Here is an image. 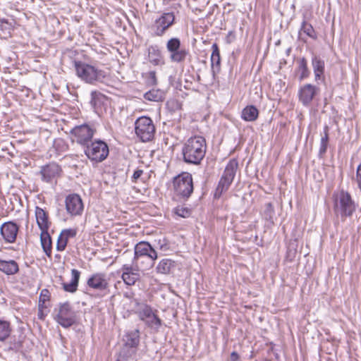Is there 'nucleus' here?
<instances>
[{
	"label": "nucleus",
	"instance_id": "nucleus-8",
	"mask_svg": "<svg viewBox=\"0 0 361 361\" xmlns=\"http://www.w3.org/2000/svg\"><path fill=\"white\" fill-rule=\"evenodd\" d=\"M135 130L141 141L148 142L154 137L155 127L150 118L141 116L135 122Z\"/></svg>",
	"mask_w": 361,
	"mask_h": 361
},
{
	"label": "nucleus",
	"instance_id": "nucleus-37",
	"mask_svg": "<svg viewBox=\"0 0 361 361\" xmlns=\"http://www.w3.org/2000/svg\"><path fill=\"white\" fill-rule=\"evenodd\" d=\"M68 240L62 235H59L56 243V249L58 251H63L67 245Z\"/></svg>",
	"mask_w": 361,
	"mask_h": 361
},
{
	"label": "nucleus",
	"instance_id": "nucleus-26",
	"mask_svg": "<svg viewBox=\"0 0 361 361\" xmlns=\"http://www.w3.org/2000/svg\"><path fill=\"white\" fill-rule=\"evenodd\" d=\"M40 239L44 252L48 257H50L51 254V239L48 233V230L41 231Z\"/></svg>",
	"mask_w": 361,
	"mask_h": 361
},
{
	"label": "nucleus",
	"instance_id": "nucleus-3",
	"mask_svg": "<svg viewBox=\"0 0 361 361\" xmlns=\"http://www.w3.org/2000/svg\"><path fill=\"white\" fill-rule=\"evenodd\" d=\"M333 199L334 213L337 216H340L342 221L351 216L356 210V204L347 191L341 190L335 192Z\"/></svg>",
	"mask_w": 361,
	"mask_h": 361
},
{
	"label": "nucleus",
	"instance_id": "nucleus-16",
	"mask_svg": "<svg viewBox=\"0 0 361 361\" xmlns=\"http://www.w3.org/2000/svg\"><path fill=\"white\" fill-rule=\"evenodd\" d=\"M18 229L16 224L8 221L1 225L0 233L6 243H13L16 240Z\"/></svg>",
	"mask_w": 361,
	"mask_h": 361
},
{
	"label": "nucleus",
	"instance_id": "nucleus-43",
	"mask_svg": "<svg viewBox=\"0 0 361 361\" xmlns=\"http://www.w3.org/2000/svg\"><path fill=\"white\" fill-rule=\"evenodd\" d=\"M356 182L358 188L361 190V163L358 165L356 171Z\"/></svg>",
	"mask_w": 361,
	"mask_h": 361
},
{
	"label": "nucleus",
	"instance_id": "nucleus-23",
	"mask_svg": "<svg viewBox=\"0 0 361 361\" xmlns=\"http://www.w3.org/2000/svg\"><path fill=\"white\" fill-rule=\"evenodd\" d=\"M148 59L154 66L164 64L161 51L157 47L151 46L149 47Z\"/></svg>",
	"mask_w": 361,
	"mask_h": 361
},
{
	"label": "nucleus",
	"instance_id": "nucleus-33",
	"mask_svg": "<svg viewBox=\"0 0 361 361\" xmlns=\"http://www.w3.org/2000/svg\"><path fill=\"white\" fill-rule=\"evenodd\" d=\"M180 41L177 37L170 39L166 43V49L170 53L177 51V49L180 48Z\"/></svg>",
	"mask_w": 361,
	"mask_h": 361
},
{
	"label": "nucleus",
	"instance_id": "nucleus-27",
	"mask_svg": "<svg viewBox=\"0 0 361 361\" xmlns=\"http://www.w3.org/2000/svg\"><path fill=\"white\" fill-rule=\"evenodd\" d=\"M124 341L127 346L130 348L136 347L140 342L139 331L135 330L127 333L125 336Z\"/></svg>",
	"mask_w": 361,
	"mask_h": 361
},
{
	"label": "nucleus",
	"instance_id": "nucleus-28",
	"mask_svg": "<svg viewBox=\"0 0 361 361\" xmlns=\"http://www.w3.org/2000/svg\"><path fill=\"white\" fill-rule=\"evenodd\" d=\"M145 99L152 102H160L164 98V93L159 90L152 89L144 95Z\"/></svg>",
	"mask_w": 361,
	"mask_h": 361
},
{
	"label": "nucleus",
	"instance_id": "nucleus-9",
	"mask_svg": "<svg viewBox=\"0 0 361 361\" xmlns=\"http://www.w3.org/2000/svg\"><path fill=\"white\" fill-rule=\"evenodd\" d=\"M85 154L90 160L101 162L107 157L109 147L104 142L97 140L86 145Z\"/></svg>",
	"mask_w": 361,
	"mask_h": 361
},
{
	"label": "nucleus",
	"instance_id": "nucleus-35",
	"mask_svg": "<svg viewBox=\"0 0 361 361\" xmlns=\"http://www.w3.org/2000/svg\"><path fill=\"white\" fill-rule=\"evenodd\" d=\"M121 277L126 284L132 286L134 285L135 283L138 280L139 274L138 272H136L128 274H122Z\"/></svg>",
	"mask_w": 361,
	"mask_h": 361
},
{
	"label": "nucleus",
	"instance_id": "nucleus-13",
	"mask_svg": "<svg viewBox=\"0 0 361 361\" xmlns=\"http://www.w3.org/2000/svg\"><path fill=\"white\" fill-rule=\"evenodd\" d=\"M66 209L71 216L80 215L83 211V204L80 197L76 194H71L66 197Z\"/></svg>",
	"mask_w": 361,
	"mask_h": 361
},
{
	"label": "nucleus",
	"instance_id": "nucleus-30",
	"mask_svg": "<svg viewBox=\"0 0 361 361\" xmlns=\"http://www.w3.org/2000/svg\"><path fill=\"white\" fill-rule=\"evenodd\" d=\"M298 70L300 71L299 80L300 81L307 78L310 75V71L307 68V61L305 58H302L299 61Z\"/></svg>",
	"mask_w": 361,
	"mask_h": 361
},
{
	"label": "nucleus",
	"instance_id": "nucleus-18",
	"mask_svg": "<svg viewBox=\"0 0 361 361\" xmlns=\"http://www.w3.org/2000/svg\"><path fill=\"white\" fill-rule=\"evenodd\" d=\"M35 218L40 231L48 230L50 226L47 212L39 207H35Z\"/></svg>",
	"mask_w": 361,
	"mask_h": 361
},
{
	"label": "nucleus",
	"instance_id": "nucleus-12",
	"mask_svg": "<svg viewBox=\"0 0 361 361\" xmlns=\"http://www.w3.org/2000/svg\"><path fill=\"white\" fill-rule=\"evenodd\" d=\"M55 319L64 328L70 327L75 322V313L71 309L69 303L65 302L60 305Z\"/></svg>",
	"mask_w": 361,
	"mask_h": 361
},
{
	"label": "nucleus",
	"instance_id": "nucleus-42",
	"mask_svg": "<svg viewBox=\"0 0 361 361\" xmlns=\"http://www.w3.org/2000/svg\"><path fill=\"white\" fill-rule=\"evenodd\" d=\"M49 299V292L47 289H43L39 295V303H44Z\"/></svg>",
	"mask_w": 361,
	"mask_h": 361
},
{
	"label": "nucleus",
	"instance_id": "nucleus-34",
	"mask_svg": "<svg viewBox=\"0 0 361 361\" xmlns=\"http://www.w3.org/2000/svg\"><path fill=\"white\" fill-rule=\"evenodd\" d=\"M300 32H303L308 37H310L312 39L317 38V35L315 34V31H314L313 27L310 24L306 23L305 21H303V23L302 24V26L300 28Z\"/></svg>",
	"mask_w": 361,
	"mask_h": 361
},
{
	"label": "nucleus",
	"instance_id": "nucleus-32",
	"mask_svg": "<svg viewBox=\"0 0 361 361\" xmlns=\"http://www.w3.org/2000/svg\"><path fill=\"white\" fill-rule=\"evenodd\" d=\"M329 141V127L324 126V135L321 138L319 153L324 154L326 152Z\"/></svg>",
	"mask_w": 361,
	"mask_h": 361
},
{
	"label": "nucleus",
	"instance_id": "nucleus-29",
	"mask_svg": "<svg viewBox=\"0 0 361 361\" xmlns=\"http://www.w3.org/2000/svg\"><path fill=\"white\" fill-rule=\"evenodd\" d=\"M187 55L188 51L185 49L179 48L171 53L170 59L173 62L180 63L185 61Z\"/></svg>",
	"mask_w": 361,
	"mask_h": 361
},
{
	"label": "nucleus",
	"instance_id": "nucleus-6",
	"mask_svg": "<svg viewBox=\"0 0 361 361\" xmlns=\"http://www.w3.org/2000/svg\"><path fill=\"white\" fill-rule=\"evenodd\" d=\"M173 187L176 194L182 198H188L193 192L192 175L185 172L174 178Z\"/></svg>",
	"mask_w": 361,
	"mask_h": 361
},
{
	"label": "nucleus",
	"instance_id": "nucleus-15",
	"mask_svg": "<svg viewBox=\"0 0 361 361\" xmlns=\"http://www.w3.org/2000/svg\"><path fill=\"white\" fill-rule=\"evenodd\" d=\"M319 88L311 84H305L298 91L300 102L304 105H309L314 97L317 94Z\"/></svg>",
	"mask_w": 361,
	"mask_h": 361
},
{
	"label": "nucleus",
	"instance_id": "nucleus-40",
	"mask_svg": "<svg viewBox=\"0 0 361 361\" xmlns=\"http://www.w3.org/2000/svg\"><path fill=\"white\" fill-rule=\"evenodd\" d=\"M60 234L62 235L65 238L68 240L69 238H73L76 235L77 231L76 229L73 228L65 229L63 230Z\"/></svg>",
	"mask_w": 361,
	"mask_h": 361
},
{
	"label": "nucleus",
	"instance_id": "nucleus-46",
	"mask_svg": "<svg viewBox=\"0 0 361 361\" xmlns=\"http://www.w3.org/2000/svg\"><path fill=\"white\" fill-rule=\"evenodd\" d=\"M39 318H41V319L42 318V314H40V315H39Z\"/></svg>",
	"mask_w": 361,
	"mask_h": 361
},
{
	"label": "nucleus",
	"instance_id": "nucleus-4",
	"mask_svg": "<svg viewBox=\"0 0 361 361\" xmlns=\"http://www.w3.org/2000/svg\"><path fill=\"white\" fill-rule=\"evenodd\" d=\"M180 8L181 4L180 3H174L166 11L161 13L155 19L152 26L154 35L161 37L166 33L175 23L176 16L179 13Z\"/></svg>",
	"mask_w": 361,
	"mask_h": 361
},
{
	"label": "nucleus",
	"instance_id": "nucleus-22",
	"mask_svg": "<svg viewBox=\"0 0 361 361\" xmlns=\"http://www.w3.org/2000/svg\"><path fill=\"white\" fill-rule=\"evenodd\" d=\"M312 65L314 73V79L316 81L323 78L324 73V61L320 58L314 56L312 60Z\"/></svg>",
	"mask_w": 361,
	"mask_h": 361
},
{
	"label": "nucleus",
	"instance_id": "nucleus-45",
	"mask_svg": "<svg viewBox=\"0 0 361 361\" xmlns=\"http://www.w3.org/2000/svg\"><path fill=\"white\" fill-rule=\"evenodd\" d=\"M239 355L237 353L233 352L231 355V361H238Z\"/></svg>",
	"mask_w": 361,
	"mask_h": 361
},
{
	"label": "nucleus",
	"instance_id": "nucleus-14",
	"mask_svg": "<svg viewBox=\"0 0 361 361\" xmlns=\"http://www.w3.org/2000/svg\"><path fill=\"white\" fill-rule=\"evenodd\" d=\"M87 286L94 290L106 291L109 288V279L105 273H94L88 279Z\"/></svg>",
	"mask_w": 361,
	"mask_h": 361
},
{
	"label": "nucleus",
	"instance_id": "nucleus-1",
	"mask_svg": "<svg viewBox=\"0 0 361 361\" xmlns=\"http://www.w3.org/2000/svg\"><path fill=\"white\" fill-rule=\"evenodd\" d=\"M206 149V140L203 137H192L183 145V159L189 164H199L205 156Z\"/></svg>",
	"mask_w": 361,
	"mask_h": 361
},
{
	"label": "nucleus",
	"instance_id": "nucleus-5",
	"mask_svg": "<svg viewBox=\"0 0 361 361\" xmlns=\"http://www.w3.org/2000/svg\"><path fill=\"white\" fill-rule=\"evenodd\" d=\"M136 307V313L140 320L149 328L158 331L161 326V320L154 312L152 307L145 303H140L137 300H134Z\"/></svg>",
	"mask_w": 361,
	"mask_h": 361
},
{
	"label": "nucleus",
	"instance_id": "nucleus-25",
	"mask_svg": "<svg viewBox=\"0 0 361 361\" xmlns=\"http://www.w3.org/2000/svg\"><path fill=\"white\" fill-rule=\"evenodd\" d=\"M259 115L258 109L252 105L245 107L241 113V118L245 121H255Z\"/></svg>",
	"mask_w": 361,
	"mask_h": 361
},
{
	"label": "nucleus",
	"instance_id": "nucleus-10",
	"mask_svg": "<svg viewBox=\"0 0 361 361\" xmlns=\"http://www.w3.org/2000/svg\"><path fill=\"white\" fill-rule=\"evenodd\" d=\"M71 133L73 141L81 145L86 146L92 140L94 130L90 126L83 124L73 128Z\"/></svg>",
	"mask_w": 361,
	"mask_h": 361
},
{
	"label": "nucleus",
	"instance_id": "nucleus-20",
	"mask_svg": "<svg viewBox=\"0 0 361 361\" xmlns=\"http://www.w3.org/2000/svg\"><path fill=\"white\" fill-rule=\"evenodd\" d=\"M0 271L6 275H13L18 272V263L13 260H2L0 259Z\"/></svg>",
	"mask_w": 361,
	"mask_h": 361
},
{
	"label": "nucleus",
	"instance_id": "nucleus-19",
	"mask_svg": "<svg viewBox=\"0 0 361 361\" xmlns=\"http://www.w3.org/2000/svg\"><path fill=\"white\" fill-rule=\"evenodd\" d=\"M212 53L211 55L212 71L214 75L220 71L221 56L217 44L214 43L212 46Z\"/></svg>",
	"mask_w": 361,
	"mask_h": 361
},
{
	"label": "nucleus",
	"instance_id": "nucleus-11",
	"mask_svg": "<svg viewBox=\"0 0 361 361\" xmlns=\"http://www.w3.org/2000/svg\"><path fill=\"white\" fill-rule=\"evenodd\" d=\"M134 251L133 263L135 264L137 263L140 258L147 257L152 260L151 267H152L158 257L157 251L149 243L145 241H141L137 243L135 246Z\"/></svg>",
	"mask_w": 361,
	"mask_h": 361
},
{
	"label": "nucleus",
	"instance_id": "nucleus-41",
	"mask_svg": "<svg viewBox=\"0 0 361 361\" xmlns=\"http://www.w3.org/2000/svg\"><path fill=\"white\" fill-rule=\"evenodd\" d=\"M122 274H128L131 273H136L138 272L137 269H135L132 265L129 264H124L122 268Z\"/></svg>",
	"mask_w": 361,
	"mask_h": 361
},
{
	"label": "nucleus",
	"instance_id": "nucleus-2",
	"mask_svg": "<svg viewBox=\"0 0 361 361\" xmlns=\"http://www.w3.org/2000/svg\"><path fill=\"white\" fill-rule=\"evenodd\" d=\"M74 66L77 76L82 81L90 85L103 82L107 77V74L104 70L90 63L75 61Z\"/></svg>",
	"mask_w": 361,
	"mask_h": 361
},
{
	"label": "nucleus",
	"instance_id": "nucleus-44",
	"mask_svg": "<svg viewBox=\"0 0 361 361\" xmlns=\"http://www.w3.org/2000/svg\"><path fill=\"white\" fill-rule=\"evenodd\" d=\"M142 173H143V171L141 169H137V170L135 171L133 174V176H132L133 181L136 182Z\"/></svg>",
	"mask_w": 361,
	"mask_h": 361
},
{
	"label": "nucleus",
	"instance_id": "nucleus-36",
	"mask_svg": "<svg viewBox=\"0 0 361 361\" xmlns=\"http://www.w3.org/2000/svg\"><path fill=\"white\" fill-rule=\"evenodd\" d=\"M274 214V209L271 202L265 204V209L264 210V216L267 220H271Z\"/></svg>",
	"mask_w": 361,
	"mask_h": 361
},
{
	"label": "nucleus",
	"instance_id": "nucleus-39",
	"mask_svg": "<svg viewBox=\"0 0 361 361\" xmlns=\"http://www.w3.org/2000/svg\"><path fill=\"white\" fill-rule=\"evenodd\" d=\"M147 83L149 85H156L157 84V79L156 77L155 71H149L147 73Z\"/></svg>",
	"mask_w": 361,
	"mask_h": 361
},
{
	"label": "nucleus",
	"instance_id": "nucleus-7",
	"mask_svg": "<svg viewBox=\"0 0 361 361\" xmlns=\"http://www.w3.org/2000/svg\"><path fill=\"white\" fill-rule=\"evenodd\" d=\"M237 167L238 163L235 160L230 161L226 165L215 190V198H219L224 192L228 190L235 177Z\"/></svg>",
	"mask_w": 361,
	"mask_h": 361
},
{
	"label": "nucleus",
	"instance_id": "nucleus-17",
	"mask_svg": "<svg viewBox=\"0 0 361 361\" xmlns=\"http://www.w3.org/2000/svg\"><path fill=\"white\" fill-rule=\"evenodd\" d=\"M60 172L59 166L55 163H51L43 166L40 171L42 180L50 183L56 180L60 175Z\"/></svg>",
	"mask_w": 361,
	"mask_h": 361
},
{
	"label": "nucleus",
	"instance_id": "nucleus-31",
	"mask_svg": "<svg viewBox=\"0 0 361 361\" xmlns=\"http://www.w3.org/2000/svg\"><path fill=\"white\" fill-rule=\"evenodd\" d=\"M11 331L10 324L0 319V341H5L10 336Z\"/></svg>",
	"mask_w": 361,
	"mask_h": 361
},
{
	"label": "nucleus",
	"instance_id": "nucleus-38",
	"mask_svg": "<svg viewBox=\"0 0 361 361\" xmlns=\"http://www.w3.org/2000/svg\"><path fill=\"white\" fill-rule=\"evenodd\" d=\"M175 213L179 216L186 218L190 215V210L186 207H178L175 209Z\"/></svg>",
	"mask_w": 361,
	"mask_h": 361
},
{
	"label": "nucleus",
	"instance_id": "nucleus-24",
	"mask_svg": "<svg viewBox=\"0 0 361 361\" xmlns=\"http://www.w3.org/2000/svg\"><path fill=\"white\" fill-rule=\"evenodd\" d=\"M175 265L176 264L173 260L164 258L159 261L156 267V269L159 274H169L171 272V269H173Z\"/></svg>",
	"mask_w": 361,
	"mask_h": 361
},
{
	"label": "nucleus",
	"instance_id": "nucleus-21",
	"mask_svg": "<svg viewBox=\"0 0 361 361\" xmlns=\"http://www.w3.org/2000/svg\"><path fill=\"white\" fill-rule=\"evenodd\" d=\"M71 281L68 283H63V288L66 292L74 293L78 289V282L80 277V271L73 269L71 270Z\"/></svg>",
	"mask_w": 361,
	"mask_h": 361
}]
</instances>
